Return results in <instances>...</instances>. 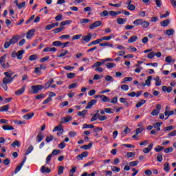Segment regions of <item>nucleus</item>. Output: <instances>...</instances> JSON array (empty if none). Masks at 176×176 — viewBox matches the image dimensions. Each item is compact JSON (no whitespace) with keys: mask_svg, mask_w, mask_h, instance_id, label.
Returning a JSON list of instances; mask_svg holds the SVG:
<instances>
[{"mask_svg":"<svg viewBox=\"0 0 176 176\" xmlns=\"http://www.w3.org/2000/svg\"><path fill=\"white\" fill-rule=\"evenodd\" d=\"M20 39H21V36H20V35L14 36L10 40V41L5 42L4 49H9V47H10V45H15V43H17V42H19V41H20Z\"/></svg>","mask_w":176,"mask_h":176,"instance_id":"obj_1","label":"nucleus"},{"mask_svg":"<svg viewBox=\"0 0 176 176\" xmlns=\"http://www.w3.org/2000/svg\"><path fill=\"white\" fill-rule=\"evenodd\" d=\"M45 88V87H43V85H32L31 87V91L30 93H32V94H37V93H39V91L41 90H43V89Z\"/></svg>","mask_w":176,"mask_h":176,"instance_id":"obj_2","label":"nucleus"},{"mask_svg":"<svg viewBox=\"0 0 176 176\" xmlns=\"http://www.w3.org/2000/svg\"><path fill=\"white\" fill-rule=\"evenodd\" d=\"M102 25V22L100 21H97L89 25V30H94V28H97V27H100Z\"/></svg>","mask_w":176,"mask_h":176,"instance_id":"obj_3","label":"nucleus"},{"mask_svg":"<svg viewBox=\"0 0 176 176\" xmlns=\"http://www.w3.org/2000/svg\"><path fill=\"white\" fill-rule=\"evenodd\" d=\"M91 41V34L89 33L87 36H82V43H87Z\"/></svg>","mask_w":176,"mask_h":176,"instance_id":"obj_4","label":"nucleus"},{"mask_svg":"<svg viewBox=\"0 0 176 176\" xmlns=\"http://www.w3.org/2000/svg\"><path fill=\"white\" fill-rule=\"evenodd\" d=\"M72 120V117L71 116H67L66 117L62 118L61 121L60 122V124H64V123H68Z\"/></svg>","mask_w":176,"mask_h":176,"instance_id":"obj_5","label":"nucleus"},{"mask_svg":"<svg viewBox=\"0 0 176 176\" xmlns=\"http://www.w3.org/2000/svg\"><path fill=\"white\" fill-rule=\"evenodd\" d=\"M96 104H97V100H91L87 103V105L85 107V109H91L93 105H96Z\"/></svg>","mask_w":176,"mask_h":176,"instance_id":"obj_6","label":"nucleus"},{"mask_svg":"<svg viewBox=\"0 0 176 176\" xmlns=\"http://www.w3.org/2000/svg\"><path fill=\"white\" fill-rule=\"evenodd\" d=\"M13 79H14V77L13 78H3V85H9V83H12V82H13Z\"/></svg>","mask_w":176,"mask_h":176,"instance_id":"obj_7","label":"nucleus"},{"mask_svg":"<svg viewBox=\"0 0 176 176\" xmlns=\"http://www.w3.org/2000/svg\"><path fill=\"white\" fill-rule=\"evenodd\" d=\"M25 91V86H23L21 89L15 91V96H21V94H24Z\"/></svg>","mask_w":176,"mask_h":176,"instance_id":"obj_8","label":"nucleus"},{"mask_svg":"<svg viewBox=\"0 0 176 176\" xmlns=\"http://www.w3.org/2000/svg\"><path fill=\"white\" fill-rule=\"evenodd\" d=\"M34 34H35V29H32L29 30L27 33L26 38L28 39H31V38L34 36Z\"/></svg>","mask_w":176,"mask_h":176,"instance_id":"obj_9","label":"nucleus"},{"mask_svg":"<svg viewBox=\"0 0 176 176\" xmlns=\"http://www.w3.org/2000/svg\"><path fill=\"white\" fill-rule=\"evenodd\" d=\"M152 148H153V143H151V144L148 145V148H144L143 149L144 153H149L150 151H152Z\"/></svg>","mask_w":176,"mask_h":176,"instance_id":"obj_10","label":"nucleus"},{"mask_svg":"<svg viewBox=\"0 0 176 176\" xmlns=\"http://www.w3.org/2000/svg\"><path fill=\"white\" fill-rule=\"evenodd\" d=\"M44 137L43 133L40 132L36 136V142H41Z\"/></svg>","mask_w":176,"mask_h":176,"instance_id":"obj_11","label":"nucleus"},{"mask_svg":"<svg viewBox=\"0 0 176 176\" xmlns=\"http://www.w3.org/2000/svg\"><path fill=\"white\" fill-rule=\"evenodd\" d=\"M34 115H35L34 113H28L23 116V119H25L26 120H30L32 118H34Z\"/></svg>","mask_w":176,"mask_h":176,"instance_id":"obj_12","label":"nucleus"},{"mask_svg":"<svg viewBox=\"0 0 176 176\" xmlns=\"http://www.w3.org/2000/svg\"><path fill=\"white\" fill-rule=\"evenodd\" d=\"M25 53L24 50H20L16 52V57L18 60H21L23 58V54Z\"/></svg>","mask_w":176,"mask_h":176,"instance_id":"obj_13","label":"nucleus"},{"mask_svg":"<svg viewBox=\"0 0 176 176\" xmlns=\"http://www.w3.org/2000/svg\"><path fill=\"white\" fill-rule=\"evenodd\" d=\"M162 89L164 92L170 93L173 91V87H168L167 86H162Z\"/></svg>","mask_w":176,"mask_h":176,"instance_id":"obj_14","label":"nucleus"},{"mask_svg":"<svg viewBox=\"0 0 176 176\" xmlns=\"http://www.w3.org/2000/svg\"><path fill=\"white\" fill-rule=\"evenodd\" d=\"M41 173H46L47 174H49L52 171L50 168L45 167V166H41Z\"/></svg>","mask_w":176,"mask_h":176,"instance_id":"obj_15","label":"nucleus"},{"mask_svg":"<svg viewBox=\"0 0 176 176\" xmlns=\"http://www.w3.org/2000/svg\"><path fill=\"white\" fill-rule=\"evenodd\" d=\"M93 146V142H90L88 145H83L80 146V149H85V151H87V149H90Z\"/></svg>","mask_w":176,"mask_h":176,"instance_id":"obj_16","label":"nucleus"},{"mask_svg":"<svg viewBox=\"0 0 176 176\" xmlns=\"http://www.w3.org/2000/svg\"><path fill=\"white\" fill-rule=\"evenodd\" d=\"M53 82H54V80H53V78H51L49 81H47L45 84L44 87L45 89H49V87H50V86L53 84Z\"/></svg>","mask_w":176,"mask_h":176,"instance_id":"obj_17","label":"nucleus"},{"mask_svg":"<svg viewBox=\"0 0 176 176\" xmlns=\"http://www.w3.org/2000/svg\"><path fill=\"white\" fill-rule=\"evenodd\" d=\"M9 104L4 105L0 107V112H8V111H9Z\"/></svg>","mask_w":176,"mask_h":176,"instance_id":"obj_18","label":"nucleus"},{"mask_svg":"<svg viewBox=\"0 0 176 176\" xmlns=\"http://www.w3.org/2000/svg\"><path fill=\"white\" fill-rule=\"evenodd\" d=\"M101 42H102V40H101V38H98L91 42L89 44H88V46H91L93 45H98V43H101Z\"/></svg>","mask_w":176,"mask_h":176,"instance_id":"obj_19","label":"nucleus"},{"mask_svg":"<svg viewBox=\"0 0 176 176\" xmlns=\"http://www.w3.org/2000/svg\"><path fill=\"white\" fill-rule=\"evenodd\" d=\"M114 35L113 34H110L108 36H102V38H100V40H102V42L103 41H111V39H112V38H113Z\"/></svg>","mask_w":176,"mask_h":176,"instance_id":"obj_20","label":"nucleus"},{"mask_svg":"<svg viewBox=\"0 0 176 176\" xmlns=\"http://www.w3.org/2000/svg\"><path fill=\"white\" fill-rule=\"evenodd\" d=\"M138 39V36H132L129 40V43H133V42H135Z\"/></svg>","mask_w":176,"mask_h":176,"instance_id":"obj_21","label":"nucleus"},{"mask_svg":"<svg viewBox=\"0 0 176 176\" xmlns=\"http://www.w3.org/2000/svg\"><path fill=\"white\" fill-rule=\"evenodd\" d=\"M43 52H57V49L56 47H52V48H50V47H45Z\"/></svg>","mask_w":176,"mask_h":176,"instance_id":"obj_22","label":"nucleus"},{"mask_svg":"<svg viewBox=\"0 0 176 176\" xmlns=\"http://www.w3.org/2000/svg\"><path fill=\"white\" fill-rule=\"evenodd\" d=\"M162 27H167L170 24V19H166L160 23Z\"/></svg>","mask_w":176,"mask_h":176,"instance_id":"obj_23","label":"nucleus"},{"mask_svg":"<svg viewBox=\"0 0 176 176\" xmlns=\"http://www.w3.org/2000/svg\"><path fill=\"white\" fill-rule=\"evenodd\" d=\"M71 23H72V20H66V21H62L60 23V27H64V25H67L69 24H71Z\"/></svg>","mask_w":176,"mask_h":176,"instance_id":"obj_24","label":"nucleus"},{"mask_svg":"<svg viewBox=\"0 0 176 176\" xmlns=\"http://www.w3.org/2000/svg\"><path fill=\"white\" fill-rule=\"evenodd\" d=\"M100 46H101L102 47H104L105 46H109V47H113V44H110L108 42H105V43H102L99 44Z\"/></svg>","mask_w":176,"mask_h":176,"instance_id":"obj_25","label":"nucleus"},{"mask_svg":"<svg viewBox=\"0 0 176 176\" xmlns=\"http://www.w3.org/2000/svg\"><path fill=\"white\" fill-rule=\"evenodd\" d=\"M164 170L166 173H168V171H170V164H168V162H166L164 164Z\"/></svg>","mask_w":176,"mask_h":176,"instance_id":"obj_26","label":"nucleus"},{"mask_svg":"<svg viewBox=\"0 0 176 176\" xmlns=\"http://www.w3.org/2000/svg\"><path fill=\"white\" fill-rule=\"evenodd\" d=\"M100 118V113H96L94 115V116L91 118V122H96L97 119H99Z\"/></svg>","mask_w":176,"mask_h":176,"instance_id":"obj_27","label":"nucleus"},{"mask_svg":"<svg viewBox=\"0 0 176 176\" xmlns=\"http://www.w3.org/2000/svg\"><path fill=\"white\" fill-rule=\"evenodd\" d=\"M11 146H13V148H16V146L20 148V142L19 140H15L11 144Z\"/></svg>","mask_w":176,"mask_h":176,"instance_id":"obj_28","label":"nucleus"},{"mask_svg":"<svg viewBox=\"0 0 176 176\" xmlns=\"http://www.w3.org/2000/svg\"><path fill=\"white\" fill-rule=\"evenodd\" d=\"M2 129L3 130H14V127H13V126H10V125H3L2 126Z\"/></svg>","mask_w":176,"mask_h":176,"instance_id":"obj_29","label":"nucleus"},{"mask_svg":"<svg viewBox=\"0 0 176 176\" xmlns=\"http://www.w3.org/2000/svg\"><path fill=\"white\" fill-rule=\"evenodd\" d=\"M86 113H87V110H83L78 113V116H82V118H86Z\"/></svg>","mask_w":176,"mask_h":176,"instance_id":"obj_30","label":"nucleus"},{"mask_svg":"<svg viewBox=\"0 0 176 176\" xmlns=\"http://www.w3.org/2000/svg\"><path fill=\"white\" fill-rule=\"evenodd\" d=\"M23 166H24V165L23 164V163L19 164L16 166V169H15V170H14V174H17V173H19V171H20V170H21V167H23Z\"/></svg>","mask_w":176,"mask_h":176,"instance_id":"obj_31","label":"nucleus"},{"mask_svg":"<svg viewBox=\"0 0 176 176\" xmlns=\"http://www.w3.org/2000/svg\"><path fill=\"white\" fill-rule=\"evenodd\" d=\"M100 17H107V16H109V12L107 10H104L103 12L100 13Z\"/></svg>","mask_w":176,"mask_h":176,"instance_id":"obj_32","label":"nucleus"},{"mask_svg":"<svg viewBox=\"0 0 176 176\" xmlns=\"http://www.w3.org/2000/svg\"><path fill=\"white\" fill-rule=\"evenodd\" d=\"M63 30H64V27L61 26V25H60V28H56L54 30V34H58V32H61V31H63Z\"/></svg>","mask_w":176,"mask_h":176,"instance_id":"obj_33","label":"nucleus"},{"mask_svg":"<svg viewBox=\"0 0 176 176\" xmlns=\"http://www.w3.org/2000/svg\"><path fill=\"white\" fill-rule=\"evenodd\" d=\"M4 75L6 76V78H12V76L13 75V72L10 70L9 72H4Z\"/></svg>","mask_w":176,"mask_h":176,"instance_id":"obj_34","label":"nucleus"},{"mask_svg":"<svg viewBox=\"0 0 176 176\" xmlns=\"http://www.w3.org/2000/svg\"><path fill=\"white\" fill-rule=\"evenodd\" d=\"M146 102V100H142L140 102L136 104V108H140V107H142L144 104Z\"/></svg>","mask_w":176,"mask_h":176,"instance_id":"obj_35","label":"nucleus"},{"mask_svg":"<svg viewBox=\"0 0 176 176\" xmlns=\"http://www.w3.org/2000/svg\"><path fill=\"white\" fill-rule=\"evenodd\" d=\"M120 102H122V104H124L126 105V107H129V102H127V99L124 98H120Z\"/></svg>","mask_w":176,"mask_h":176,"instance_id":"obj_36","label":"nucleus"},{"mask_svg":"<svg viewBox=\"0 0 176 176\" xmlns=\"http://www.w3.org/2000/svg\"><path fill=\"white\" fill-rule=\"evenodd\" d=\"M117 23L118 24H120V25L124 24V23H126V19L123 18H118Z\"/></svg>","mask_w":176,"mask_h":176,"instance_id":"obj_37","label":"nucleus"},{"mask_svg":"<svg viewBox=\"0 0 176 176\" xmlns=\"http://www.w3.org/2000/svg\"><path fill=\"white\" fill-rule=\"evenodd\" d=\"M116 64L115 63H108L105 65V66L107 67V68H108V69H111V68H113L114 67H116Z\"/></svg>","mask_w":176,"mask_h":176,"instance_id":"obj_38","label":"nucleus"},{"mask_svg":"<svg viewBox=\"0 0 176 176\" xmlns=\"http://www.w3.org/2000/svg\"><path fill=\"white\" fill-rule=\"evenodd\" d=\"M32 151H34V146H32V145H30L27 149L25 155H30V153H31Z\"/></svg>","mask_w":176,"mask_h":176,"instance_id":"obj_39","label":"nucleus"},{"mask_svg":"<svg viewBox=\"0 0 176 176\" xmlns=\"http://www.w3.org/2000/svg\"><path fill=\"white\" fill-rule=\"evenodd\" d=\"M141 25H142V28H146L147 27H149V22L142 20Z\"/></svg>","mask_w":176,"mask_h":176,"instance_id":"obj_40","label":"nucleus"},{"mask_svg":"<svg viewBox=\"0 0 176 176\" xmlns=\"http://www.w3.org/2000/svg\"><path fill=\"white\" fill-rule=\"evenodd\" d=\"M64 173V166H60L58 168V175H61Z\"/></svg>","mask_w":176,"mask_h":176,"instance_id":"obj_41","label":"nucleus"},{"mask_svg":"<svg viewBox=\"0 0 176 176\" xmlns=\"http://www.w3.org/2000/svg\"><path fill=\"white\" fill-rule=\"evenodd\" d=\"M170 16V12L166 11L165 14H162L160 15V19H166V17H168Z\"/></svg>","mask_w":176,"mask_h":176,"instance_id":"obj_42","label":"nucleus"},{"mask_svg":"<svg viewBox=\"0 0 176 176\" xmlns=\"http://www.w3.org/2000/svg\"><path fill=\"white\" fill-rule=\"evenodd\" d=\"M174 30L173 29H169L166 30V35L168 36H171V35H174Z\"/></svg>","mask_w":176,"mask_h":176,"instance_id":"obj_43","label":"nucleus"},{"mask_svg":"<svg viewBox=\"0 0 176 176\" xmlns=\"http://www.w3.org/2000/svg\"><path fill=\"white\" fill-rule=\"evenodd\" d=\"M54 137L53 135L47 136L45 138V142L49 143L51 141H53Z\"/></svg>","mask_w":176,"mask_h":176,"instance_id":"obj_44","label":"nucleus"},{"mask_svg":"<svg viewBox=\"0 0 176 176\" xmlns=\"http://www.w3.org/2000/svg\"><path fill=\"white\" fill-rule=\"evenodd\" d=\"M101 65H102V63L98 61L95 63L93 65H92V68H98L100 67H101Z\"/></svg>","mask_w":176,"mask_h":176,"instance_id":"obj_45","label":"nucleus"},{"mask_svg":"<svg viewBox=\"0 0 176 176\" xmlns=\"http://www.w3.org/2000/svg\"><path fill=\"white\" fill-rule=\"evenodd\" d=\"M87 23H90V19H82L80 20V24H87Z\"/></svg>","mask_w":176,"mask_h":176,"instance_id":"obj_46","label":"nucleus"},{"mask_svg":"<svg viewBox=\"0 0 176 176\" xmlns=\"http://www.w3.org/2000/svg\"><path fill=\"white\" fill-rule=\"evenodd\" d=\"M37 58H38V55H36V54L31 55L29 57V60L30 61H35V60H36Z\"/></svg>","mask_w":176,"mask_h":176,"instance_id":"obj_47","label":"nucleus"},{"mask_svg":"<svg viewBox=\"0 0 176 176\" xmlns=\"http://www.w3.org/2000/svg\"><path fill=\"white\" fill-rule=\"evenodd\" d=\"M101 100L103 101L104 102H109V98L105 96L104 95H102V98Z\"/></svg>","mask_w":176,"mask_h":176,"instance_id":"obj_48","label":"nucleus"},{"mask_svg":"<svg viewBox=\"0 0 176 176\" xmlns=\"http://www.w3.org/2000/svg\"><path fill=\"white\" fill-rule=\"evenodd\" d=\"M171 130H174V126H173V125L166 126L164 129V131H171Z\"/></svg>","mask_w":176,"mask_h":176,"instance_id":"obj_49","label":"nucleus"},{"mask_svg":"<svg viewBox=\"0 0 176 176\" xmlns=\"http://www.w3.org/2000/svg\"><path fill=\"white\" fill-rule=\"evenodd\" d=\"M155 56H156V53H155V52H152L148 54L147 57L148 58H150L151 60H152V58H153Z\"/></svg>","mask_w":176,"mask_h":176,"instance_id":"obj_50","label":"nucleus"},{"mask_svg":"<svg viewBox=\"0 0 176 176\" xmlns=\"http://www.w3.org/2000/svg\"><path fill=\"white\" fill-rule=\"evenodd\" d=\"M139 162L138 161H133L129 163V165L130 167H135V166L138 165Z\"/></svg>","mask_w":176,"mask_h":176,"instance_id":"obj_51","label":"nucleus"},{"mask_svg":"<svg viewBox=\"0 0 176 176\" xmlns=\"http://www.w3.org/2000/svg\"><path fill=\"white\" fill-rule=\"evenodd\" d=\"M163 149H164V147L162 146H157V147H155L154 148L155 152H162V151H163Z\"/></svg>","mask_w":176,"mask_h":176,"instance_id":"obj_52","label":"nucleus"},{"mask_svg":"<svg viewBox=\"0 0 176 176\" xmlns=\"http://www.w3.org/2000/svg\"><path fill=\"white\" fill-rule=\"evenodd\" d=\"M173 151H174V148H173V147H168L164 149V152L165 153H171V152H173Z\"/></svg>","mask_w":176,"mask_h":176,"instance_id":"obj_53","label":"nucleus"},{"mask_svg":"<svg viewBox=\"0 0 176 176\" xmlns=\"http://www.w3.org/2000/svg\"><path fill=\"white\" fill-rule=\"evenodd\" d=\"M157 162H163V154L159 153L157 156Z\"/></svg>","mask_w":176,"mask_h":176,"instance_id":"obj_54","label":"nucleus"},{"mask_svg":"<svg viewBox=\"0 0 176 176\" xmlns=\"http://www.w3.org/2000/svg\"><path fill=\"white\" fill-rule=\"evenodd\" d=\"M82 129H94V125L84 124Z\"/></svg>","mask_w":176,"mask_h":176,"instance_id":"obj_55","label":"nucleus"},{"mask_svg":"<svg viewBox=\"0 0 176 176\" xmlns=\"http://www.w3.org/2000/svg\"><path fill=\"white\" fill-rule=\"evenodd\" d=\"M151 80H152V76H148L147 80L145 81L146 85L151 86Z\"/></svg>","mask_w":176,"mask_h":176,"instance_id":"obj_56","label":"nucleus"},{"mask_svg":"<svg viewBox=\"0 0 176 176\" xmlns=\"http://www.w3.org/2000/svg\"><path fill=\"white\" fill-rule=\"evenodd\" d=\"M142 23V19H137L135 21H133V24L135 25H141Z\"/></svg>","mask_w":176,"mask_h":176,"instance_id":"obj_57","label":"nucleus"},{"mask_svg":"<svg viewBox=\"0 0 176 176\" xmlns=\"http://www.w3.org/2000/svg\"><path fill=\"white\" fill-rule=\"evenodd\" d=\"M127 9L129 10H135V6L133 4L128 3Z\"/></svg>","mask_w":176,"mask_h":176,"instance_id":"obj_58","label":"nucleus"},{"mask_svg":"<svg viewBox=\"0 0 176 176\" xmlns=\"http://www.w3.org/2000/svg\"><path fill=\"white\" fill-rule=\"evenodd\" d=\"M144 129L142 128V127H140V128H137L135 129V131H136V134H141L143 131H144Z\"/></svg>","mask_w":176,"mask_h":176,"instance_id":"obj_59","label":"nucleus"},{"mask_svg":"<svg viewBox=\"0 0 176 176\" xmlns=\"http://www.w3.org/2000/svg\"><path fill=\"white\" fill-rule=\"evenodd\" d=\"M53 46H62L63 43L61 41H54L52 43Z\"/></svg>","mask_w":176,"mask_h":176,"instance_id":"obj_60","label":"nucleus"},{"mask_svg":"<svg viewBox=\"0 0 176 176\" xmlns=\"http://www.w3.org/2000/svg\"><path fill=\"white\" fill-rule=\"evenodd\" d=\"M66 146V144L64 142H60L58 145V148H59V149H64V148Z\"/></svg>","mask_w":176,"mask_h":176,"instance_id":"obj_61","label":"nucleus"},{"mask_svg":"<svg viewBox=\"0 0 176 176\" xmlns=\"http://www.w3.org/2000/svg\"><path fill=\"white\" fill-rule=\"evenodd\" d=\"M67 77L68 78V79H74V78H75V73L67 74Z\"/></svg>","mask_w":176,"mask_h":176,"instance_id":"obj_62","label":"nucleus"},{"mask_svg":"<svg viewBox=\"0 0 176 176\" xmlns=\"http://www.w3.org/2000/svg\"><path fill=\"white\" fill-rule=\"evenodd\" d=\"M50 58V56H45L40 59V63H45V61H47Z\"/></svg>","mask_w":176,"mask_h":176,"instance_id":"obj_63","label":"nucleus"},{"mask_svg":"<svg viewBox=\"0 0 176 176\" xmlns=\"http://www.w3.org/2000/svg\"><path fill=\"white\" fill-rule=\"evenodd\" d=\"M78 86V83L77 82H74L71 84L70 85L68 86V89H75V87H76Z\"/></svg>","mask_w":176,"mask_h":176,"instance_id":"obj_64","label":"nucleus"}]
</instances>
